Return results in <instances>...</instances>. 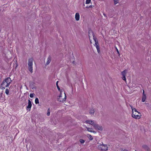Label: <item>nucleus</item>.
<instances>
[{
    "label": "nucleus",
    "mask_w": 151,
    "mask_h": 151,
    "mask_svg": "<svg viewBox=\"0 0 151 151\" xmlns=\"http://www.w3.org/2000/svg\"><path fill=\"white\" fill-rule=\"evenodd\" d=\"M127 72V70H123L122 72V76H126V73Z\"/></svg>",
    "instance_id": "obj_16"
},
{
    "label": "nucleus",
    "mask_w": 151,
    "mask_h": 151,
    "mask_svg": "<svg viewBox=\"0 0 151 151\" xmlns=\"http://www.w3.org/2000/svg\"><path fill=\"white\" fill-rule=\"evenodd\" d=\"M114 2V4L116 5L118 3V0H113Z\"/></svg>",
    "instance_id": "obj_24"
},
{
    "label": "nucleus",
    "mask_w": 151,
    "mask_h": 151,
    "mask_svg": "<svg viewBox=\"0 0 151 151\" xmlns=\"http://www.w3.org/2000/svg\"><path fill=\"white\" fill-rule=\"evenodd\" d=\"M58 81H57V82L56 83V86H57V87L58 90L59 91H60V88L58 85Z\"/></svg>",
    "instance_id": "obj_22"
},
{
    "label": "nucleus",
    "mask_w": 151,
    "mask_h": 151,
    "mask_svg": "<svg viewBox=\"0 0 151 151\" xmlns=\"http://www.w3.org/2000/svg\"><path fill=\"white\" fill-rule=\"evenodd\" d=\"M93 121L91 120H87L86 121V122L88 124H91L93 123Z\"/></svg>",
    "instance_id": "obj_18"
},
{
    "label": "nucleus",
    "mask_w": 151,
    "mask_h": 151,
    "mask_svg": "<svg viewBox=\"0 0 151 151\" xmlns=\"http://www.w3.org/2000/svg\"><path fill=\"white\" fill-rule=\"evenodd\" d=\"M50 109L49 108L47 110V116H49L50 115Z\"/></svg>",
    "instance_id": "obj_25"
},
{
    "label": "nucleus",
    "mask_w": 151,
    "mask_h": 151,
    "mask_svg": "<svg viewBox=\"0 0 151 151\" xmlns=\"http://www.w3.org/2000/svg\"><path fill=\"white\" fill-rule=\"evenodd\" d=\"M146 98V95H142V101L143 102H144L145 101Z\"/></svg>",
    "instance_id": "obj_17"
},
{
    "label": "nucleus",
    "mask_w": 151,
    "mask_h": 151,
    "mask_svg": "<svg viewBox=\"0 0 151 151\" xmlns=\"http://www.w3.org/2000/svg\"><path fill=\"white\" fill-rule=\"evenodd\" d=\"M91 125H92L95 129H96L97 127L98 126V124L96 123H94V122H93V123L91 124Z\"/></svg>",
    "instance_id": "obj_15"
},
{
    "label": "nucleus",
    "mask_w": 151,
    "mask_h": 151,
    "mask_svg": "<svg viewBox=\"0 0 151 151\" xmlns=\"http://www.w3.org/2000/svg\"><path fill=\"white\" fill-rule=\"evenodd\" d=\"M32 104L31 101L29 100H28V105L27 106L26 109L27 110H29V111L30 110V109L32 107Z\"/></svg>",
    "instance_id": "obj_7"
},
{
    "label": "nucleus",
    "mask_w": 151,
    "mask_h": 151,
    "mask_svg": "<svg viewBox=\"0 0 151 151\" xmlns=\"http://www.w3.org/2000/svg\"><path fill=\"white\" fill-rule=\"evenodd\" d=\"M16 68L17 67V66H18V63H16Z\"/></svg>",
    "instance_id": "obj_35"
},
{
    "label": "nucleus",
    "mask_w": 151,
    "mask_h": 151,
    "mask_svg": "<svg viewBox=\"0 0 151 151\" xmlns=\"http://www.w3.org/2000/svg\"><path fill=\"white\" fill-rule=\"evenodd\" d=\"M124 151H128L127 150H124Z\"/></svg>",
    "instance_id": "obj_41"
},
{
    "label": "nucleus",
    "mask_w": 151,
    "mask_h": 151,
    "mask_svg": "<svg viewBox=\"0 0 151 151\" xmlns=\"http://www.w3.org/2000/svg\"><path fill=\"white\" fill-rule=\"evenodd\" d=\"M34 93H30L29 96L31 98H33L34 96Z\"/></svg>",
    "instance_id": "obj_31"
},
{
    "label": "nucleus",
    "mask_w": 151,
    "mask_h": 151,
    "mask_svg": "<svg viewBox=\"0 0 151 151\" xmlns=\"http://www.w3.org/2000/svg\"><path fill=\"white\" fill-rule=\"evenodd\" d=\"M51 57L50 56H49L48 57L47 59V61L46 62V65H48L50 63L51 61Z\"/></svg>",
    "instance_id": "obj_12"
},
{
    "label": "nucleus",
    "mask_w": 151,
    "mask_h": 151,
    "mask_svg": "<svg viewBox=\"0 0 151 151\" xmlns=\"http://www.w3.org/2000/svg\"><path fill=\"white\" fill-rule=\"evenodd\" d=\"M33 59L32 58H31L28 60V68L29 71L31 73H32L33 68H32V65H33Z\"/></svg>",
    "instance_id": "obj_1"
},
{
    "label": "nucleus",
    "mask_w": 151,
    "mask_h": 151,
    "mask_svg": "<svg viewBox=\"0 0 151 151\" xmlns=\"http://www.w3.org/2000/svg\"><path fill=\"white\" fill-rule=\"evenodd\" d=\"M105 16H106V15L105 14H103Z\"/></svg>",
    "instance_id": "obj_39"
},
{
    "label": "nucleus",
    "mask_w": 151,
    "mask_h": 151,
    "mask_svg": "<svg viewBox=\"0 0 151 151\" xmlns=\"http://www.w3.org/2000/svg\"><path fill=\"white\" fill-rule=\"evenodd\" d=\"M96 129H97L98 130H99L101 131H102L103 130V128L101 126H99L98 125V126L97 127Z\"/></svg>",
    "instance_id": "obj_14"
},
{
    "label": "nucleus",
    "mask_w": 151,
    "mask_h": 151,
    "mask_svg": "<svg viewBox=\"0 0 151 151\" xmlns=\"http://www.w3.org/2000/svg\"><path fill=\"white\" fill-rule=\"evenodd\" d=\"M4 80L6 82V83H8L9 85L12 82L11 78L10 77H8L5 78Z\"/></svg>",
    "instance_id": "obj_8"
},
{
    "label": "nucleus",
    "mask_w": 151,
    "mask_h": 151,
    "mask_svg": "<svg viewBox=\"0 0 151 151\" xmlns=\"http://www.w3.org/2000/svg\"><path fill=\"white\" fill-rule=\"evenodd\" d=\"M130 106L131 107V109H132V111H134V108H133V107L132 106H131V105H130Z\"/></svg>",
    "instance_id": "obj_34"
},
{
    "label": "nucleus",
    "mask_w": 151,
    "mask_h": 151,
    "mask_svg": "<svg viewBox=\"0 0 151 151\" xmlns=\"http://www.w3.org/2000/svg\"><path fill=\"white\" fill-rule=\"evenodd\" d=\"M146 95L145 94V93H144V90H143V94H142V95Z\"/></svg>",
    "instance_id": "obj_36"
},
{
    "label": "nucleus",
    "mask_w": 151,
    "mask_h": 151,
    "mask_svg": "<svg viewBox=\"0 0 151 151\" xmlns=\"http://www.w3.org/2000/svg\"><path fill=\"white\" fill-rule=\"evenodd\" d=\"M116 51H117V52L119 54V56L120 54L119 53V51H118V49L116 47Z\"/></svg>",
    "instance_id": "obj_32"
},
{
    "label": "nucleus",
    "mask_w": 151,
    "mask_h": 151,
    "mask_svg": "<svg viewBox=\"0 0 151 151\" xmlns=\"http://www.w3.org/2000/svg\"><path fill=\"white\" fill-rule=\"evenodd\" d=\"M142 147L146 150L147 151H148L149 150V148L148 147V146H147L146 145H144L142 146Z\"/></svg>",
    "instance_id": "obj_13"
},
{
    "label": "nucleus",
    "mask_w": 151,
    "mask_h": 151,
    "mask_svg": "<svg viewBox=\"0 0 151 151\" xmlns=\"http://www.w3.org/2000/svg\"><path fill=\"white\" fill-rule=\"evenodd\" d=\"M74 62H75V61H73V63H74Z\"/></svg>",
    "instance_id": "obj_40"
},
{
    "label": "nucleus",
    "mask_w": 151,
    "mask_h": 151,
    "mask_svg": "<svg viewBox=\"0 0 151 151\" xmlns=\"http://www.w3.org/2000/svg\"><path fill=\"white\" fill-rule=\"evenodd\" d=\"M75 18L76 20L77 21H78L79 20L80 15L78 13H76Z\"/></svg>",
    "instance_id": "obj_11"
},
{
    "label": "nucleus",
    "mask_w": 151,
    "mask_h": 151,
    "mask_svg": "<svg viewBox=\"0 0 151 151\" xmlns=\"http://www.w3.org/2000/svg\"><path fill=\"white\" fill-rule=\"evenodd\" d=\"M35 101L36 104H38L39 103V99L38 98H36L35 99Z\"/></svg>",
    "instance_id": "obj_21"
},
{
    "label": "nucleus",
    "mask_w": 151,
    "mask_h": 151,
    "mask_svg": "<svg viewBox=\"0 0 151 151\" xmlns=\"http://www.w3.org/2000/svg\"><path fill=\"white\" fill-rule=\"evenodd\" d=\"M137 113H138L139 114H140L141 115V114H140V112H139L138 111H137Z\"/></svg>",
    "instance_id": "obj_38"
},
{
    "label": "nucleus",
    "mask_w": 151,
    "mask_h": 151,
    "mask_svg": "<svg viewBox=\"0 0 151 151\" xmlns=\"http://www.w3.org/2000/svg\"><path fill=\"white\" fill-rule=\"evenodd\" d=\"M93 40H94L95 42H96L98 41H97V40L96 38L94 37V36L93 35Z\"/></svg>",
    "instance_id": "obj_27"
},
{
    "label": "nucleus",
    "mask_w": 151,
    "mask_h": 151,
    "mask_svg": "<svg viewBox=\"0 0 151 151\" xmlns=\"http://www.w3.org/2000/svg\"><path fill=\"white\" fill-rule=\"evenodd\" d=\"M80 142L81 143L83 144L84 142L85 141L83 139H80Z\"/></svg>",
    "instance_id": "obj_26"
},
{
    "label": "nucleus",
    "mask_w": 151,
    "mask_h": 151,
    "mask_svg": "<svg viewBox=\"0 0 151 151\" xmlns=\"http://www.w3.org/2000/svg\"><path fill=\"white\" fill-rule=\"evenodd\" d=\"M87 137L90 140H92L93 139V138L92 137V136L90 134H87Z\"/></svg>",
    "instance_id": "obj_20"
},
{
    "label": "nucleus",
    "mask_w": 151,
    "mask_h": 151,
    "mask_svg": "<svg viewBox=\"0 0 151 151\" xmlns=\"http://www.w3.org/2000/svg\"><path fill=\"white\" fill-rule=\"evenodd\" d=\"M94 46H96L97 45H99V43L98 42V41H97L96 42H95V44L94 45Z\"/></svg>",
    "instance_id": "obj_29"
},
{
    "label": "nucleus",
    "mask_w": 151,
    "mask_h": 151,
    "mask_svg": "<svg viewBox=\"0 0 151 151\" xmlns=\"http://www.w3.org/2000/svg\"><path fill=\"white\" fill-rule=\"evenodd\" d=\"M6 82L4 80L0 86V88L3 89H5V87H8L9 85L6 83Z\"/></svg>",
    "instance_id": "obj_3"
},
{
    "label": "nucleus",
    "mask_w": 151,
    "mask_h": 151,
    "mask_svg": "<svg viewBox=\"0 0 151 151\" xmlns=\"http://www.w3.org/2000/svg\"><path fill=\"white\" fill-rule=\"evenodd\" d=\"M86 128L87 129V130L89 132H93L94 133H96V131L93 130V129L92 128H88L86 127Z\"/></svg>",
    "instance_id": "obj_10"
},
{
    "label": "nucleus",
    "mask_w": 151,
    "mask_h": 151,
    "mask_svg": "<svg viewBox=\"0 0 151 151\" xmlns=\"http://www.w3.org/2000/svg\"><path fill=\"white\" fill-rule=\"evenodd\" d=\"M95 109L92 107L89 109V112L91 116H93L95 112Z\"/></svg>",
    "instance_id": "obj_5"
},
{
    "label": "nucleus",
    "mask_w": 151,
    "mask_h": 151,
    "mask_svg": "<svg viewBox=\"0 0 151 151\" xmlns=\"http://www.w3.org/2000/svg\"><path fill=\"white\" fill-rule=\"evenodd\" d=\"M88 8H92L93 7V6L92 5H91L90 6H89L88 7Z\"/></svg>",
    "instance_id": "obj_37"
},
{
    "label": "nucleus",
    "mask_w": 151,
    "mask_h": 151,
    "mask_svg": "<svg viewBox=\"0 0 151 151\" xmlns=\"http://www.w3.org/2000/svg\"><path fill=\"white\" fill-rule=\"evenodd\" d=\"M132 116L134 118L136 119H139L141 116V115H138L136 113H135L134 111H132Z\"/></svg>",
    "instance_id": "obj_4"
},
{
    "label": "nucleus",
    "mask_w": 151,
    "mask_h": 151,
    "mask_svg": "<svg viewBox=\"0 0 151 151\" xmlns=\"http://www.w3.org/2000/svg\"><path fill=\"white\" fill-rule=\"evenodd\" d=\"M9 91L8 89H6L5 91V93L7 95H8L9 94Z\"/></svg>",
    "instance_id": "obj_23"
},
{
    "label": "nucleus",
    "mask_w": 151,
    "mask_h": 151,
    "mask_svg": "<svg viewBox=\"0 0 151 151\" xmlns=\"http://www.w3.org/2000/svg\"><path fill=\"white\" fill-rule=\"evenodd\" d=\"M122 78L123 80L126 81V76H123Z\"/></svg>",
    "instance_id": "obj_30"
},
{
    "label": "nucleus",
    "mask_w": 151,
    "mask_h": 151,
    "mask_svg": "<svg viewBox=\"0 0 151 151\" xmlns=\"http://www.w3.org/2000/svg\"><path fill=\"white\" fill-rule=\"evenodd\" d=\"M97 50V52L99 53L100 52V47L99 45H97V46H95Z\"/></svg>",
    "instance_id": "obj_19"
},
{
    "label": "nucleus",
    "mask_w": 151,
    "mask_h": 151,
    "mask_svg": "<svg viewBox=\"0 0 151 151\" xmlns=\"http://www.w3.org/2000/svg\"><path fill=\"white\" fill-rule=\"evenodd\" d=\"M98 147L99 149L102 151H106L108 149V147L105 144L100 145L98 146Z\"/></svg>",
    "instance_id": "obj_2"
},
{
    "label": "nucleus",
    "mask_w": 151,
    "mask_h": 151,
    "mask_svg": "<svg viewBox=\"0 0 151 151\" xmlns=\"http://www.w3.org/2000/svg\"><path fill=\"white\" fill-rule=\"evenodd\" d=\"M94 34L93 32L91 30H89L88 32V35L89 39H90V37H91V36L92 35L93 36H94Z\"/></svg>",
    "instance_id": "obj_9"
},
{
    "label": "nucleus",
    "mask_w": 151,
    "mask_h": 151,
    "mask_svg": "<svg viewBox=\"0 0 151 151\" xmlns=\"http://www.w3.org/2000/svg\"><path fill=\"white\" fill-rule=\"evenodd\" d=\"M134 111L135 112V113L137 112V111L136 109L135 108L134 109Z\"/></svg>",
    "instance_id": "obj_33"
},
{
    "label": "nucleus",
    "mask_w": 151,
    "mask_h": 151,
    "mask_svg": "<svg viewBox=\"0 0 151 151\" xmlns=\"http://www.w3.org/2000/svg\"><path fill=\"white\" fill-rule=\"evenodd\" d=\"M65 93V97L64 98V99L60 98L62 96H61V95H60L59 96V98L58 99V101H59L60 102H63L64 101H65V100L66 99V95L65 93Z\"/></svg>",
    "instance_id": "obj_6"
},
{
    "label": "nucleus",
    "mask_w": 151,
    "mask_h": 151,
    "mask_svg": "<svg viewBox=\"0 0 151 151\" xmlns=\"http://www.w3.org/2000/svg\"><path fill=\"white\" fill-rule=\"evenodd\" d=\"M91 0H86V4H88L90 3Z\"/></svg>",
    "instance_id": "obj_28"
}]
</instances>
